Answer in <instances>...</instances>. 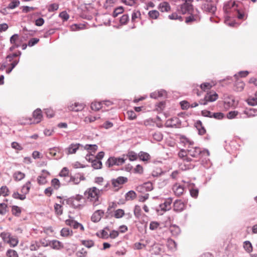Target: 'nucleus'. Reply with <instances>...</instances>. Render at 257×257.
<instances>
[{
	"instance_id": "nucleus-52",
	"label": "nucleus",
	"mask_w": 257,
	"mask_h": 257,
	"mask_svg": "<svg viewBox=\"0 0 257 257\" xmlns=\"http://www.w3.org/2000/svg\"><path fill=\"white\" fill-rule=\"evenodd\" d=\"M19 40V36L18 34H14L11 36L10 38V43L12 44H20V43H18L17 42Z\"/></svg>"
},
{
	"instance_id": "nucleus-59",
	"label": "nucleus",
	"mask_w": 257,
	"mask_h": 257,
	"mask_svg": "<svg viewBox=\"0 0 257 257\" xmlns=\"http://www.w3.org/2000/svg\"><path fill=\"white\" fill-rule=\"evenodd\" d=\"M141 208L140 206L136 205L135 206L134 213L135 216L139 218L141 216Z\"/></svg>"
},
{
	"instance_id": "nucleus-19",
	"label": "nucleus",
	"mask_w": 257,
	"mask_h": 257,
	"mask_svg": "<svg viewBox=\"0 0 257 257\" xmlns=\"http://www.w3.org/2000/svg\"><path fill=\"white\" fill-rule=\"evenodd\" d=\"M166 95V91L161 89L160 90L153 92L150 94V97L152 98L157 99L159 97L164 96Z\"/></svg>"
},
{
	"instance_id": "nucleus-16",
	"label": "nucleus",
	"mask_w": 257,
	"mask_h": 257,
	"mask_svg": "<svg viewBox=\"0 0 257 257\" xmlns=\"http://www.w3.org/2000/svg\"><path fill=\"white\" fill-rule=\"evenodd\" d=\"M61 149L58 147H54L50 149L49 153L52 156L55 157L56 159H59L62 156Z\"/></svg>"
},
{
	"instance_id": "nucleus-57",
	"label": "nucleus",
	"mask_w": 257,
	"mask_h": 257,
	"mask_svg": "<svg viewBox=\"0 0 257 257\" xmlns=\"http://www.w3.org/2000/svg\"><path fill=\"white\" fill-rule=\"evenodd\" d=\"M12 197L17 199H20L21 200H24L26 199V196L24 195L20 194L18 192H14L13 195Z\"/></svg>"
},
{
	"instance_id": "nucleus-60",
	"label": "nucleus",
	"mask_w": 257,
	"mask_h": 257,
	"mask_svg": "<svg viewBox=\"0 0 257 257\" xmlns=\"http://www.w3.org/2000/svg\"><path fill=\"white\" fill-rule=\"evenodd\" d=\"M123 11V8L122 7H119L116 8L113 12L112 16L114 18L116 17L119 14L122 13Z\"/></svg>"
},
{
	"instance_id": "nucleus-48",
	"label": "nucleus",
	"mask_w": 257,
	"mask_h": 257,
	"mask_svg": "<svg viewBox=\"0 0 257 257\" xmlns=\"http://www.w3.org/2000/svg\"><path fill=\"white\" fill-rule=\"evenodd\" d=\"M81 243L88 248H90L94 245V242L92 240H82Z\"/></svg>"
},
{
	"instance_id": "nucleus-24",
	"label": "nucleus",
	"mask_w": 257,
	"mask_h": 257,
	"mask_svg": "<svg viewBox=\"0 0 257 257\" xmlns=\"http://www.w3.org/2000/svg\"><path fill=\"white\" fill-rule=\"evenodd\" d=\"M243 248L244 250L247 252L250 253L252 251V246L251 242L248 240H246L243 242Z\"/></svg>"
},
{
	"instance_id": "nucleus-3",
	"label": "nucleus",
	"mask_w": 257,
	"mask_h": 257,
	"mask_svg": "<svg viewBox=\"0 0 257 257\" xmlns=\"http://www.w3.org/2000/svg\"><path fill=\"white\" fill-rule=\"evenodd\" d=\"M100 190L93 187L88 189L84 193L85 196L90 201L93 203L94 205L98 204V198L99 197Z\"/></svg>"
},
{
	"instance_id": "nucleus-45",
	"label": "nucleus",
	"mask_w": 257,
	"mask_h": 257,
	"mask_svg": "<svg viewBox=\"0 0 257 257\" xmlns=\"http://www.w3.org/2000/svg\"><path fill=\"white\" fill-rule=\"evenodd\" d=\"M68 173L69 171L68 169L66 167H64L62 169L60 173V176L61 177H65V179H66V181L68 180V179L70 178L68 176Z\"/></svg>"
},
{
	"instance_id": "nucleus-10",
	"label": "nucleus",
	"mask_w": 257,
	"mask_h": 257,
	"mask_svg": "<svg viewBox=\"0 0 257 257\" xmlns=\"http://www.w3.org/2000/svg\"><path fill=\"white\" fill-rule=\"evenodd\" d=\"M202 9L206 12L214 14L216 11L215 3H205L202 6Z\"/></svg>"
},
{
	"instance_id": "nucleus-34",
	"label": "nucleus",
	"mask_w": 257,
	"mask_h": 257,
	"mask_svg": "<svg viewBox=\"0 0 257 257\" xmlns=\"http://www.w3.org/2000/svg\"><path fill=\"white\" fill-rule=\"evenodd\" d=\"M190 194L191 197L196 198L198 196L199 189L196 187H190L189 189Z\"/></svg>"
},
{
	"instance_id": "nucleus-46",
	"label": "nucleus",
	"mask_w": 257,
	"mask_h": 257,
	"mask_svg": "<svg viewBox=\"0 0 257 257\" xmlns=\"http://www.w3.org/2000/svg\"><path fill=\"white\" fill-rule=\"evenodd\" d=\"M186 186H187V184H186L183 185H178V197L180 195L182 194L184 191H186Z\"/></svg>"
},
{
	"instance_id": "nucleus-14",
	"label": "nucleus",
	"mask_w": 257,
	"mask_h": 257,
	"mask_svg": "<svg viewBox=\"0 0 257 257\" xmlns=\"http://www.w3.org/2000/svg\"><path fill=\"white\" fill-rule=\"evenodd\" d=\"M127 181L126 177L120 176L116 179L112 180V184L115 187H118L119 185H122Z\"/></svg>"
},
{
	"instance_id": "nucleus-21",
	"label": "nucleus",
	"mask_w": 257,
	"mask_h": 257,
	"mask_svg": "<svg viewBox=\"0 0 257 257\" xmlns=\"http://www.w3.org/2000/svg\"><path fill=\"white\" fill-rule=\"evenodd\" d=\"M33 117L36 123H39L41 121L42 118V114L40 109H37L34 111Z\"/></svg>"
},
{
	"instance_id": "nucleus-18",
	"label": "nucleus",
	"mask_w": 257,
	"mask_h": 257,
	"mask_svg": "<svg viewBox=\"0 0 257 257\" xmlns=\"http://www.w3.org/2000/svg\"><path fill=\"white\" fill-rule=\"evenodd\" d=\"M172 202V200L171 198H168L165 200L163 203L160 205L161 209L164 211L169 210L171 208Z\"/></svg>"
},
{
	"instance_id": "nucleus-22",
	"label": "nucleus",
	"mask_w": 257,
	"mask_h": 257,
	"mask_svg": "<svg viewBox=\"0 0 257 257\" xmlns=\"http://www.w3.org/2000/svg\"><path fill=\"white\" fill-rule=\"evenodd\" d=\"M180 151L178 153V157L179 158L178 159H183L184 160H188L187 155H189L187 153V149H183L179 147Z\"/></svg>"
},
{
	"instance_id": "nucleus-26",
	"label": "nucleus",
	"mask_w": 257,
	"mask_h": 257,
	"mask_svg": "<svg viewBox=\"0 0 257 257\" xmlns=\"http://www.w3.org/2000/svg\"><path fill=\"white\" fill-rule=\"evenodd\" d=\"M138 157L143 161H147L151 158L150 155L144 152H140L138 154Z\"/></svg>"
},
{
	"instance_id": "nucleus-38",
	"label": "nucleus",
	"mask_w": 257,
	"mask_h": 257,
	"mask_svg": "<svg viewBox=\"0 0 257 257\" xmlns=\"http://www.w3.org/2000/svg\"><path fill=\"white\" fill-rule=\"evenodd\" d=\"M239 112L236 110H232L229 111L226 114V117L228 119H231L237 117L239 115Z\"/></svg>"
},
{
	"instance_id": "nucleus-28",
	"label": "nucleus",
	"mask_w": 257,
	"mask_h": 257,
	"mask_svg": "<svg viewBox=\"0 0 257 257\" xmlns=\"http://www.w3.org/2000/svg\"><path fill=\"white\" fill-rule=\"evenodd\" d=\"M97 149L98 146L96 145L87 144L85 146H83V150H86L92 153H95Z\"/></svg>"
},
{
	"instance_id": "nucleus-4",
	"label": "nucleus",
	"mask_w": 257,
	"mask_h": 257,
	"mask_svg": "<svg viewBox=\"0 0 257 257\" xmlns=\"http://www.w3.org/2000/svg\"><path fill=\"white\" fill-rule=\"evenodd\" d=\"M238 6L236 4L235 2L233 0H230L225 2L223 5V12L224 13V17L231 18L234 16L232 14L234 11H236Z\"/></svg>"
},
{
	"instance_id": "nucleus-33",
	"label": "nucleus",
	"mask_w": 257,
	"mask_h": 257,
	"mask_svg": "<svg viewBox=\"0 0 257 257\" xmlns=\"http://www.w3.org/2000/svg\"><path fill=\"white\" fill-rule=\"evenodd\" d=\"M12 212L14 215L17 217H19L21 213L22 210L21 208L19 206L14 205L12 207Z\"/></svg>"
},
{
	"instance_id": "nucleus-30",
	"label": "nucleus",
	"mask_w": 257,
	"mask_h": 257,
	"mask_svg": "<svg viewBox=\"0 0 257 257\" xmlns=\"http://www.w3.org/2000/svg\"><path fill=\"white\" fill-rule=\"evenodd\" d=\"M13 177L16 181H21L25 178V174L21 171H17L14 174Z\"/></svg>"
},
{
	"instance_id": "nucleus-40",
	"label": "nucleus",
	"mask_w": 257,
	"mask_h": 257,
	"mask_svg": "<svg viewBox=\"0 0 257 257\" xmlns=\"http://www.w3.org/2000/svg\"><path fill=\"white\" fill-rule=\"evenodd\" d=\"M137 196L136 193L134 191H130L125 194L126 200H130L134 199Z\"/></svg>"
},
{
	"instance_id": "nucleus-58",
	"label": "nucleus",
	"mask_w": 257,
	"mask_h": 257,
	"mask_svg": "<svg viewBox=\"0 0 257 257\" xmlns=\"http://www.w3.org/2000/svg\"><path fill=\"white\" fill-rule=\"evenodd\" d=\"M99 117H97L96 116H93L92 115H89L84 118V121L85 122L88 123L94 121Z\"/></svg>"
},
{
	"instance_id": "nucleus-12",
	"label": "nucleus",
	"mask_w": 257,
	"mask_h": 257,
	"mask_svg": "<svg viewBox=\"0 0 257 257\" xmlns=\"http://www.w3.org/2000/svg\"><path fill=\"white\" fill-rule=\"evenodd\" d=\"M78 150H83V146L80 144H72L68 148L69 154H75Z\"/></svg>"
},
{
	"instance_id": "nucleus-6",
	"label": "nucleus",
	"mask_w": 257,
	"mask_h": 257,
	"mask_svg": "<svg viewBox=\"0 0 257 257\" xmlns=\"http://www.w3.org/2000/svg\"><path fill=\"white\" fill-rule=\"evenodd\" d=\"M125 159L124 158L110 157L106 162V165L108 167H110L114 165H121L125 162Z\"/></svg>"
},
{
	"instance_id": "nucleus-47",
	"label": "nucleus",
	"mask_w": 257,
	"mask_h": 257,
	"mask_svg": "<svg viewBox=\"0 0 257 257\" xmlns=\"http://www.w3.org/2000/svg\"><path fill=\"white\" fill-rule=\"evenodd\" d=\"M7 257H19L17 252L14 249H8L6 252Z\"/></svg>"
},
{
	"instance_id": "nucleus-37",
	"label": "nucleus",
	"mask_w": 257,
	"mask_h": 257,
	"mask_svg": "<svg viewBox=\"0 0 257 257\" xmlns=\"http://www.w3.org/2000/svg\"><path fill=\"white\" fill-rule=\"evenodd\" d=\"M73 234L72 230H70L68 228H63L61 231V235L62 236L67 237L68 236H71Z\"/></svg>"
},
{
	"instance_id": "nucleus-49",
	"label": "nucleus",
	"mask_w": 257,
	"mask_h": 257,
	"mask_svg": "<svg viewBox=\"0 0 257 257\" xmlns=\"http://www.w3.org/2000/svg\"><path fill=\"white\" fill-rule=\"evenodd\" d=\"M54 209L55 213L58 215H61L63 213L62 206L59 204L56 203L55 204Z\"/></svg>"
},
{
	"instance_id": "nucleus-5",
	"label": "nucleus",
	"mask_w": 257,
	"mask_h": 257,
	"mask_svg": "<svg viewBox=\"0 0 257 257\" xmlns=\"http://www.w3.org/2000/svg\"><path fill=\"white\" fill-rule=\"evenodd\" d=\"M187 15H189V16L185 17V22L188 25L192 24L195 22L198 23L201 19L199 12L197 9Z\"/></svg>"
},
{
	"instance_id": "nucleus-62",
	"label": "nucleus",
	"mask_w": 257,
	"mask_h": 257,
	"mask_svg": "<svg viewBox=\"0 0 257 257\" xmlns=\"http://www.w3.org/2000/svg\"><path fill=\"white\" fill-rule=\"evenodd\" d=\"M165 103L164 101H161L156 105V109L158 111H162L165 108Z\"/></svg>"
},
{
	"instance_id": "nucleus-23",
	"label": "nucleus",
	"mask_w": 257,
	"mask_h": 257,
	"mask_svg": "<svg viewBox=\"0 0 257 257\" xmlns=\"http://www.w3.org/2000/svg\"><path fill=\"white\" fill-rule=\"evenodd\" d=\"M50 245L53 248L56 249H59L63 247L62 243L57 240H52Z\"/></svg>"
},
{
	"instance_id": "nucleus-9",
	"label": "nucleus",
	"mask_w": 257,
	"mask_h": 257,
	"mask_svg": "<svg viewBox=\"0 0 257 257\" xmlns=\"http://www.w3.org/2000/svg\"><path fill=\"white\" fill-rule=\"evenodd\" d=\"M85 105L83 103L79 102H75L74 103H70L67 106L68 109L72 111H80L83 109Z\"/></svg>"
},
{
	"instance_id": "nucleus-54",
	"label": "nucleus",
	"mask_w": 257,
	"mask_h": 257,
	"mask_svg": "<svg viewBox=\"0 0 257 257\" xmlns=\"http://www.w3.org/2000/svg\"><path fill=\"white\" fill-rule=\"evenodd\" d=\"M142 187L147 191H151L153 189L152 183L149 182L144 183Z\"/></svg>"
},
{
	"instance_id": "nucleus-63",
	"label": "nucleus",
	"mask_w": 257,
	"mask_h": 257,
	"mask_svg": "<svg viewBox=\"0 0 257 257\" xmlns=\"http://www.w3.org/2000/svg\"><path fill=\"white\" fill-rule=\"evenodd\" d=\"M39 40H40L38 38H32L29 41L28 45L29 47H32V46H34L35 45H36V44H37L39 42Z\"/></svg>"
},
{
	"instance_id": "nucleus-17",
	"label": "nucleus",
	"mask_w": 257,
	"mask_h": 257,
	"mask_svg": "<svg viewBox=\"0 0 257 257\" xmlns=\"http://www.w3.org/2000/svg\"><path fill=\"white\" fill-rule=\"evenodd\" d=\"M194 125L198 130V134L199 135H203L206 133V130L204 126H203L201 120H197L195 122Z\"/></svg>"
},
{
	"instance_id": "nucleus-11",
	"label": "nucleus",
	"mask_w": 257,
	"mask_h": 257,
	"mask_svg": "<svg viewBox=\"0 0 257 257\" xmlns=\"http://www.w3.org/2000/svg\"><path fill=\"white\" fill-rule=\"evenodd\" d=\"M178 137H179V145L181 146H184L185 147H187L188 148L190 146H192L194 144V142L189 140V139L186 137V136L178 134Z\"/></svg>"
},
{
	"instance_id": "nucleus-35",
	"label": "nucleus",
	"mask_w": 257,
	"mask_h": 257,
	"mask_svg": "<svg viewBox=\"0 0 257 257\" xmlns=\"http://www.w3.org/2000/svg\"><path fill=\"white\" fill-rule=\"evenodd\" d=\"M91 165L94 169H99L101 168L102 163L101 161L95 159L91 162Z\"/></svg>"
},
{
	"instance_id": "nucleus-55",
	"label": "nucleus",
	"mask_w": 257,
	"mask_h": 257,
	"mask_svg": "<svg viewBox=\"0 0 257 257\" xmlns=\"http://www.w3.org/2000/svg\"><path fill=\"white\" fill-rule=\"evenodd\" d=\"M0 236L2 238L5 242H8L11 237V234L9 232H3L0 234Z\"/></svg>"
},
{
	"instance_id": "nucleus-61",
	"label": "nucleus",
	"mask_w": 257,
	"mask_h": 257,
	"mask_svg": "<svg viewBox=\"0 0 257 257\" xmlns=\"http://www.w3.org/2000/svg\"><path fill=\"white\" fill-rule=\"evenodd\" d=\"M7 205L5 203H0V214L5 215L7 212Z\"/></svg>"
},
{
	"instance_id": "nucleus-27",
	"label": "nucleus",
	"mask_w": 257,
	"mask_h": 257,
	"mask_svg": "<svg viewBox=\"0 0 257 257\" xmlns=\"http://www.w3.org/2000/svg\"><path fill=\"white\" fill-rule=\"evenodd\" d=\"M159 9L162 12H168L170 9V7L168 3L163 2L159 5Z\"/></svg>"
},
{
	"instance_id": "nucleus-43",
	"label": "nucleus",
	"mask_w": 257,
	"mask_h": 257,
	"mask_svg": "<svg viewBox=\"0 0 257 257\" xmlns=\"http://www.w3.org/2000/svg\"><path fill=\"white\" fill-rule=\"evenodd\" d=\"M20 4L19 0H12V1L9 4L7 8L9 9H14L18 7Z\"/></svg>"
},
{
	"instance_id": "nucleus-29",
	"label": "nucleus",
	"mask_w": 257,
	"mask_h": 257,
	"mask_svg": "<svg viewBox=\"0 0 257 257\" xmlns=\"http://www.w3.org/2000/svg\"><path fill=\"white\" fill-rule=\"evenodd\" d=\"M103 102H93L91 104V108L94 111H98L102 107Z\"/></svg>"
},
{
	"instance_id": "nucleus-25",
	"label": "nucleus",
	"mask_w": 257,
	"mask_h": 257,
	"mask_svg": "<svg viewBox=\"0 0 257 257\" xmlns=\"http://www.w3.org/2000/svg\"><path fill=\"white\" fill-rule=\"evenodd\" d=\"M30 181H28L25 185H24L21 189V192L22 195L26 196L29 192V190L31 187Z\"/></svg>"
},
{
	"instance_id": "nucleus-44",
	"label": "nucleus",
	"mask_w": 257,
	"mask_h": 257,
	"mask_svg": "<svg viewBox=\"0 0 257 257\" xmlns=\"http://www.w3.org/2000/svg\"><path fill=\"white\" fill-rule=\"evenodd\" d=\"M224 117V114L221 112H212V118L217 120H221Z\"/></svg>"
},
{
	"instance_id": "nucleus-51",
	"label": "nucleus",
	"mask_w": 257,
	"mask_h": 257,
	"mask_svg": "<svg viewBox=\"0 0 257 257\" xmlns=\"http://www.w3.org/2000/svg\"><path fill=\"white\" fill-rule=\"evenodd\" d=\"M9 190L6 186H3L0 188L1 195L6 197L9 195Z\"/></svg>"
},
{
	"instance_id": "nucleus-8",
	"label": "nucleus",
	"mask_w": 257,
	"mask_h": 257,
	"mask_svg": "<svg viewBox=\"0 0 257 257\" xmlns=\"http://www.w3.org/2000/svg\"><path fill=\"white\" fill-rule=\"evenodd\" d=\"M241 4L243 6V12H241L238 9L236 10L237 17L238 19H242L245 14L248 12L249 8L250 1L249 0H245L244 3H241Z\"/></svg>"
},
{
	"instance_id": "nucleus-32",
	"label": "nucleus",
	"mask_w": 257,
	"mask_h": 257,
	"mask_svg": "<svg viewBox=\"0 0 257 257\" xmlns=\"http://www.w3.org/2000/svg\"><path fill=\"white\" fill-rule=\"evenodd\" d=\"M248 105L251 106H254L257 105V91L255 92L254 97L249 98L247 100Z\"/></svg>"
},
{
	"instance_id": "nucleus-20",
	"label": "nucleus",
	"mask_w": 257,
	"mask_h": 257,
	"mask_svg": "<svg viewBox=\"0 0 257 257\" xmlns=\"http://www.w3.org/2000/svg\"><path fill=\"white\" fill-rule=\"evenodd\" d=\"M187 200L183 199H178V212L182 211L186 208Z\"/></svg>"
},
{
	"instance_id": "nucleus-13",
	"label": "nucleus",
	"mask_w": 257,
	"mask_h": 257,
	"mask_svg": "<svg viewBox=\"0 0 257 257\" xmlns=\"http://www.w3.org/2000/svg\"><path fill=\"white\" fill-rule=\"evenodd\" d=\"M65 222L67 225L72 226L75 229L80 228L81 230H84V229L82 224L78 223L73 219H67Z\"/></svg>"
},
{
	"instance_id": "nucleus-41",
	"label": "nucleus",
	"mask_w": 257,
	"mask_h": 257,
	"mask_svg": "<svg viewBox=\"0 0 257 257\" xmlns=\"http://www.w3.org/2000/svg\"><path fill=\"white\" fill-rule=\"evenodd\" d=\"M201 165L206 169H209L212 166L210 161L208 159L205 158L201 160Z\"/></svg>"
},
{
	"instance_id": "nucleus-1",
	"label": "nucleus",
	"mask_w": 257,
	"mask_h": 257,
	"mask_svg": "<svg viewBox=\"0 0 257 257\" xmlns=\"http://www.w3.org/2000/svg\"><path fill=\"white\" fill-rule=\"evenodd\" d=\"M188 154L193 157L203 158L208 157L210 155L209 152L207 149H202L197 147H193L191 146L187 149Z\"/></svg>"
},
{
	"instance_id": "nucleus-42",
	"label": "nucleus",
	"mask_w": 257,
	"mask_h": 257,
	"mask_svg": "<svg viewBox=\"0 0 257 257\" xmlns=\"http://www.w3.org/2000/svg\"><path fill=\"white\" fill-rule=\"evenodd\" d=\"M40 247V245L39 244L38 241H32L31 242V244L30 245L29 248L31 250L34 251V250H38Z\"/></svg>"
},
{
	"instance_id": "nucleus-64",
	"label": "nucleus",
	"mask_w": 257,
	"mask_h": 257,
	"mask_svg": "<svg viewBox=\"0 0 257 257\" xmlns=\"http://www.w3.org/2000/svg\"><path fill=\"white\" fill-rule=\"evenodd\" d=\"M153 138L157 141H161L163 139V135L160 132L155 133L153 135Z\"/></svg>"
},
{
	"instance_id": "nucleus-50",
	"label": "nucleus",
	"mask_w": 257,
	"mask_h": 257,
	"mask_svg": "<svg viewBox=\"0 0 257 257\" xmlns=\"http://www.w3.org/2000/svg\"><path fill=\"white\" fill-rule=\"evenodd\" d=\"M124 215V210L121 209H118L115 211L114 216L116 218H121Z\"/></svg>"
},
{
	"instance_id": "nucleus-31",
	"label": "nucleus",
	"mask_w": 257,
	"mask_h": 257,
	"mask_svg": "<svg viewBox=\"0 0 257 257\" xmlns=\"http://www.w3.org/2000/svg\"><path fill=\"white\" fill-rule=\"evenodd\" d=\"M205 96L208 102H213L218 98V94L216 92L213 94L207 93Z\"/></svg>"
},
{
	"instance_id": "nucleus-56",
	"label": "nucleus",
	"mask_w": 257,
	"mask_h": 257,
	"mask_svg": "<svg viewBox=\"0 0 257 257\" xmlns=\"http://www.w3.org/2000/svg\"><path fill=\"white\" fill-rule=\"evenodd\" d=\"M180 105L183 110H187L190 107V104L189 102L186 100H183L180 102Z\"/></svg>"
},
{
	"instance_id": "nucleus-36",
	"label": "nucleus",
	"mask_w": 257,
	"mask_h": 257,
	"mask_svg": "<svg viewBox=\"0 0 257 257\" xmlns=\"http://www.w3.org/2000/svg\"><path fill=\"white\" fill-rule=\"evenodd\" d=\"M127 157L131 161L136 160L138 157V155L133 151H129L126 154Z\"/></svg>"
},
{
	"instance_id": "nucleus-7",
	"label": "nucleus",
	"mask_w": 257,
	"mask_h": 257,
	"mask_svg": "<svg viewBox=\"0 0 257 257\" xmlns=\"http://www.w3.org/2000/svg\"><path fill=\"white\" fill-rule=\"evenodd\" d=\"M190 160L178 159V167L180 170L185 171L193 169L195 166L189 162Z\"/></svg>"
},
{
	"instance_id": "nucleus-2",
	"label": "nucleus",
	"mask_w": 257,
	"mask_h": 257,
	"mask_svg": "<svg viewBox=\"0 0 257 257\" xmlns=\"http://www.w3.org/2000/svg\"><path fill=\"white\" fill-rule=\"evenodd\" d=\"M193 0H178V5L180 7V9H178V12L185 15L190 14L195 11L192 4Z\"/></svg>"
},
{
	"instance_id": "nucleus-15",
	"label": "nucleus",
	"mask_w": 257,
	"mask_h": 257,
	"mask_svg": "<svg viewBox=\"0 0 257 257\" xmlns=\"http://www.w3.org/2000/svg\"><path fill=\"white\" fill-rule=\"evenodd\" d=\"M104 214V211L102 210H97L94 212L91 216V220L94 222H97L100 221Z\"/></svg>"
},
{
	"instance_id": "nucleus-39",
	"label": "nucleus",
	"mask_w": 257,
	"mask_h": 257,
	"mask_svg": "<svg viewBox=\"0 0 257 257\" xmlns=\"http://www.w3.org/2000/svg\"><path fill=\"white\" fill-rule=\"evenodd\" d=\"M106 230H109V228L108 227H106L104 228V229L102 230L99 234L98 233H97V236H99L100 237H101L103 239H106L108 238L109 237V235L108 232L106 231Z\"/></svg>"
},
{
	"instance_id": "nucleus-53",
	"label": "nucleus",
	"mask_w": 257,
	"mask_h": 257,
	"mask_svg": "<svg viewBox=\"0 0 257 257\" xmlns=\"http://www.w3.org/2000/svg\"><path fill=\"white\" fill-rule=\"evenodd\" d=\"M148 15L151 18L156 19L159 16V13L157 10H152L149 12Z\"/></svg>"
}]
</instances>
